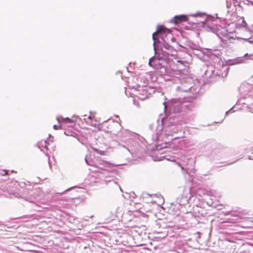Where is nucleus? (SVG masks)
<instances>
[{
    "instance_id": "nucleus-4",
    "label": "nucleus",
    "mask_w": 253,
    "mask_h": 253,
    "mask_svg": "<svg viewBox=\"0 0 253 253\" xmlns=\"http://www.w3.org/2000/svg\"><path fill=\"white\" fill-rule=\"evenodd\" d=\"M163 47L169 51H172L173 49V47L167 43H164Z\"/></svg>"
},
{
    "instance_id": "nucleus-3",
    "label": "nucleus",
    "mask_w": 253,
    "mask_h": 253,
    "mask_svg": "<svg viewBox=\"0 0 253 253\" xmlns=\"http://www.w3.org/2000/svg\"><path fill=\"white\" fill-rule=\"evenodd\" d=\"M57 121L58 122H65L67 123H73V120L72 119L69 118H63L62 117H61V118L58 117L57 118Z\"/></svg>"
},
{
    "instance_id": "nucleus-6",
    "label": "nucleus",
    "mask_w": 253,
    "mask_h": 253,
    "mask_svg": "<svg viewBox=\"0 0 253 253\" xmlns=\"http://www.w3.org/2000/svg\"><path fill=\"white\" fill-rule=\"evenodd\" d=\"M41 145H42V147H44V148H45L46 149H48L47 146L46 144H45V145H43L42 144V142H41Z\"/></svg>"
},
{
    "instance_id": "nucleus-2",
    "label": "nucleus",
    "mask_w": 253,
    "mask_h": 253,
    "mask_svg": "<svg viewBox=\"0 0 253 253\" xmlns=\"http://www.w3.org/2000/svg\"><path fill=\"white\" fill-rule=\"evenodd\" d=\"M188 21V17L185 15H180L175 16L171 20V22L174 24H179L183 22Z\"/></svg>"
},
{
    "instance_id": "nucleus-8",
    "label": "nucleus",
    "mask_w": 253,
    "mask_h": 253,
    "mask_svg": "<svg viewBox=\"0 0 253 253\" xmlns=\"http://www.w3.org/2000/svg\"><path fill=\"white\" fill-rule=\"evenodd\" d=\"M53 128H54L55 129H57V126L54 125V126H53Z\"/></svg>"
},
{
    "instance_id": "nucleus-9",
    "label": "nucleus",
    "mask_w": 253,
    "mask_h": 253,
    "mask_svg": "<svg viewBox=\"0 0 253 253\" xmlns=\"http://www.w3.org/2000/svg\"><path fill=\"white\" fill-rule=\"evenodd\" d=\"M99 169H103L101 167H98Z\"/></svg>"
},
{
    "instance_id": "nucleus-10",
    "label": "nucleus",
    "mask_w": 253,
    "mask_h": 253,
    "mask_svg": "<svg viewBox=\"0 0 253 253\" xmlns=\"http://www.w3.org/2000/svg\"><path fill=\"white\" fill-rule=\"evenodd\" d=\"M248 55V53H246L245 55V56H247Z\"/></svg>"
},
{
    "instance_id": "nucleus-1",
    "label": "nucleus",
    "mask_w": 253,
    "mask_h": 253,
    "mask_svg": "<svg viewBox=\"0 0 253 253\" xmlns=\"http://www.w3.org/2000/svg\"><path fill=\"white\" fill-rule=\"evenodd\" d=\"M171 30L166 28L163 26H158L156 32L153 34V39L154 43L159 42V38L164 40V38L169 34H170Z\"/></svg>"
},
{
    "instance_id": "nucleus-11",
    "label": "nucleus",
    "mask_w": 253,
    "mask_h": 253,
    "mask_svg": "<svg viewBox=\"0 0 253 253\" xmlns=\"http://www.w3.org/2000/svg\"><path fill=\"white\" fill-rule=\"evenodd\" d=\"M250 59H253V58H250Z\"/></svg>"
},
{
    "instance_id": "nucleus-5",
    "label": "nucleus",
    "mask_w": 253,
    "mask_h": 253,
    "mask_svg": "<svg viewBox=\"0 0 253 253\" xmlns=\"http://www.w3.org/2000/svg\"><path fill=\"white\" fill-rule=\"evenodd\" d=\"M154 60V59L153 58H151L149 59V65L151 66H152V65H151V62L152 61Z\"/></svg>"
},
{
    "instance_id": "nucleus-7",
    "label": "nucleus",
    "mask_w": 253,
    "mask_h": 253,
    "mask_svg": "<svg viewBox=\"0 0 253 253\" xmlns=\"http://www.w3.org/2000/svg\"><path fill=\"white\" fill-rule=\"evenodd\" d=\"M87 119L90 120H93V117L91 116H89L87 117Z\"/></svg>"
}]
</instances>
